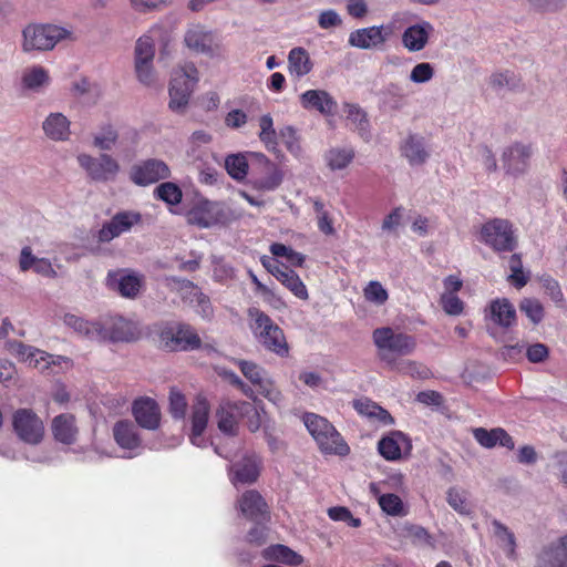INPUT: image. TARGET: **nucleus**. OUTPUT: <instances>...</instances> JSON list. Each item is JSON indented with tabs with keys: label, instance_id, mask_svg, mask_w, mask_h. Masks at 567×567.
<instances>
[{
	"label": "nucleus",
	"instance_id": "1",
	"mask_svg": "<svg viewBox=\"0 0 567 567\" xmlns=\"http://www.w3.org/2000/svg\"><path fill=\"white\" fill-rule=\"evenodd\" d=\"M372 339L380 360L389 365H394L398 357L412 354L416 348V341L412 336L398 332L390 327L375 329Z\"/></svg>",
	"mask_w": 567,
	"mask_h": 567
},
{
	"label": "nucleus",
	"instance_id": "2",
	"mask_svg": "<svg viewBox=\"0 0 567 567\" xmlns=\"http://www.w3.org/2000/svg\"><path fill=\"white\" fill-rule=\"evenodd\" d=\"M187 221L199 228L215 225H228L244 217V210L233 208L224 203L203 199L197 202L187 213Z\"/></svg>",
	"mask_w": 567,
	"mask_h": 567
},
{
	"label": "nucleus",
	"instance_id": "3",
	"mask_svg": "<svg viewBox=\"0 0 567 567\" xmlns=\"http://www.w3.org/2000/svg\"><path fill=\"white\" fill-rule=\"evenodd\" d=\"M198 80V70L192 62H185L173 71L168 89L171 111L177 114L186 112Z\"/></svg>",
	"mask_w": 567,
	"mask_h": 567
},
{
	"label": "nucleus",
	"instance_id": "4",
	"mask_svg": "<svg viewBox=\"0 0 567 567\" xmlns=\"http://www.w3.org/2000/svg\"><path fill=\"white\" fill-rule=\"evenodd\" d=\"M248 316L251 319L250 329L257 341L277 355L287 357L289 347L282 329L257 308H250Z\"/></svg>",
	"mask_w": 567,
	"mask_h": 567
},
{
	"label": "nucleus",
	"instance_id": "5",
	"mask_svg": "<svg viewBox=\"0 0 567 567\" xmlns=\"http://www.w3.org/2000/svg\"><path fill=\"white\" fill-rule=\"evenodd\" d=\"M302 420L322 453L340 456L349 453L348 444L327 419L315 413H305Z\"/></svg>",
	"mask_w": 567,
	"mask_h": 567
},
{
	"label": "nucleus",
	"instance_id": "6",
	"mask_svg": "<svg viewBox=\"0 0 567 567\" xmlns=\"http://www.w3.org/2000/svg\"><path fill=\"white\" fill-rule=\"evenodd\" d=\"M22 50L48 51L52 50L56 43L71 37V32L64 28L54 24H29L22 32Z\"/></svg>",
	"mask_w": 567,
	"mask_h": 567
},
{
	"label": "nucleus",
	"instance_id": "7",
	"mask_svg": "<svg viewBox=\"0 0 567 567\" xmlns=\"http://www.w3.org/2000/svg\"><path fill=\"white\" fill-rule=\"evenodd\" d=\"M76 162L86 176L96 183L113 182L121 172L118 161L107 153H100L97 156L81 153L76 156Z\"/></svg>",
	"mask_w": 567,
	"mask_h": 567
},
{
	"label": "nucleus",
	"instance_id": "8",
	"mask_svg": "<svg viewBox=\"0 0 567 567\" xmlns=\"http://www.w3.org/2000/svg\"><path fill=\"white\" fill-rule=\"evenodd\" d=\"M152 29L148 33L140 37L134 48V69L137 80L144 85H152L156 81V73L153 66L155 56V39Z\"/></svg>",
	"mask_w": 567,
	"mask_h": 567
},
{
	"label": "nucleus",
	"instance_id": "9",
	"mask_svg": "<svg viewBox=\"0 0 567 567\" xmlns=\"http://www.w3.org/2000/svg\"><path fill=\"white\" fill-rule=\"evenodd\" d=\"M159 343L168 351H190L200 348L202 340L186 323H171L159 332Z\"/></svg>",
	"mask_w": 567,
	"mask_h": 567
},
{
	"label": "nucleus",
	"instance_id": "10",
	"mask_svg": "<svg viewBox=\"0 0 567 567\" xmlns=\"http://www.w3.org/2000/svg\"><path fill=\"white\" fill-rule=\"evenodd\" d=\"M482 240L496 251H512L516 246V239L512 225L506 219L495 218L483 225Z\"/></svg>",
	"mask_w": 567,
	"mask_h": 567
},
{
	"label": "nucleus",
	"instance_id": "11",
	"mask_svg": "<svg viewBox=\"0 0 567 567\" xmlns=\"http://www.w3.org/2000/svg\"><path fill=\"white\" fill-rule=\"evenodd\" d=\"M101 340L111 342H132L140 338L137 324L122 316L101 318Z\"/></svg>",
	"mask_w": 567,
	"mask_h": 567
},
{
	"label": "nucleus",
	"instance_id": "12",
	"mask_svg": "<svg viewBox=\"0 0 567 567\" xmlns=\"http://www.w3.org/2000/svg\"><path fill=\"white\" fill-rule=\"evenodd\" d=\"M184 43L189 50L209 58L221 55L223 45L214 32L202 24H193L187 29Z\"/></svg>",
	"mask_w": 567,
	"mask_h": 567
},
{
	"label": "nucleus",
	"instance_id": "13",
	"mask_svg": "<svg viewBox=\"0 0 567 567\" xmlns=\"http://www.w3.org/2000/svg\"><path fill=\"white\" fill-rule=\"evenodd\" d=\"M171 177V168L158 158H147L134 164L130 169V179L137 186H148Z\"/></svg>",
	"mask_w": 567,
	"mask_h": 567
},
{
	"label": "nucleus",
	"instance_id": "14",
	"mask_svg": "<svg viewBox=\"0 0 567 567\" xmlns=\"http://www.w3.org/2000/svg\"><path fill=\"white\" fill-rule=\"evenodd\" d=\"M12 425L19 439L28 444H39L43 439V422L32 410L20 409L16 411Z\"/></svg>",
	"mask_w": 567,
	"mask_h": 567
},
{
	"label": "nucleus",
	"instance_id": "15",
	"mask_svg": "<svg viewBox=\"0 0 567 567\" xmlns=\"http://www.w3.org/2000/svg\"><path fill=\"white\" fill-rule=\"evenodd\" d=\"M238 365L245 378L258 388L261 395L277 405L282 403L284 396L281 392L261 367L245 360L239 361Z\"/></svg>",
	"mask_w": 567,
	"mask_h": 567
},
{
	"label": "nucleus",
	"instance_id": "16",
	"mask_svg": "<svg viewBox=\"0 0 567 567\" xmlns=\"http://www.w3.org/2000/svg\"><path fill=\"white\" fill-rule=\"evenodd\" d=\"M141 221L142 215L137 212H118L102 226L99 230L97 239L101 243H109L122 234L130 231L133 226L141 224Z\"/></svg>",
	"mask_w": 567,
	"mask_h": 567
},
{
	"label": "nucleus",
	"instance_id": "17",
	"mask_svg": "<svg viewBox=\"0 0 567 567\" xmlns=\"http://www.w3.org/2000/svg\"><path fill=\"white\" fill-rule=\"evenodd\" d=\"M392 25L363 28L350 33L349 44L363 50L380 48L392 37Z\"/></svg>",
	"mask_w": 567,
	"mask_h": 567
},
{
	"label": "nucleus",
	"instance_id": "18",
	"mask_svg": "<svg viewBox=\"0 0 567 567\" xmlns=\"http://www.w3.org/2000/svg\"><path fill=\"white\" fill-rule=\"evenodd\" d=\"M532 153L529 144L515 142L506 146L502 153L503 168L506 174L515 177L524 174L528 167Z\"/></svg>",
	"mask_w": 567,
	"mask_h": 567
},
{
	"label": "nucleus",
	"instance_id": "19",
	"mask_svg": "<svg viewBox=\"0 0 567 567\" xmlns=\"http://www.w3.org/2000/svg\"><path fill=\"white\" fill-rule=\"evenodd\" d=\"M434 32V27L430 21L420 20L409 25L402 33L401 42L409 52H420L426 48Z\"/></svg>",
	"mask_w": 567,
	"mask_h": 567
},
{
	"label": "nucleus",
	"instance_id": "20",
	"mask_svg": "<svg viewBox=\"0 0 567 567\" xmlns=\"http://www.w3.org/2000/svg\"><path fill=\"white\" fill-rule=\"evenodd\" d=\"M380 454L388 461H396L410 454L411 440L400 431H392L378 443Z\"/></svg>",
	"mask_w": 567,
	"mask_h": 567
},
{
	"label": "nucleus",
	"instance_id": "21",
	"mask_svg": "<svg viewBox=\"0 0 567 567\" xmlns=\"http://www.w3.org/2000/svg\"><path fill=\"white\" fill-rule=\"evenodd\" d=\"M400 152L411 166H422L431 156L427 142L420 134H409L401 142Z\"/></svg>",
	"mask_w": 567,
	"mask_h": 567
},
{
	"label": "nucleus",
	"instance_id": "22",
	"mask_svg": "<svg viewBox=\"0 0 567 567\" xmlns=\"http://www.w3.org/2000/svg\"><path fill=\"white\" fill-rule=\"evenodd\" d=\"M534 567H567V535L544 546Z\"/></svg>",
	"mask_w": 567,
	"mask_h": 567
},
{
	"label": "nucleus",
	"instance_id": "23",
	"mask_svg": "<svg viewBox=\"0 0 567 567\" xmlns=\"http://www.w3.org/2000/svg\"><path fill=\"white\" fill-rule=\"evenodd\" d=\"M251 156L258 162L264 176L254 181V187L259 190H275L284 179L282 172L266 155L261 153H251Z\"/></svg>",
	"mask_w": 567,
	"mask_h": 567
},
{
	"label": "nucleus",
	"instance_id": "24",
	"mask_svg": "<svg viewBox=\"0 0 567 567\" xmlns=\"http://www.w3.org/2000/svg\"><path fill=\"white\" fill-rule=\"evenodd\" d=\"M238 505L243 515L248 519L261 523L269 518L268 505L257 491L245 492L239 498Z\"/></svg>",
	"mask_w": 567,
	"mask_h": 567
},
{
	"label": "nucleus",
	"instance_id": "25",
	"mask_svg": "<svg viewBox=\"0 0 567 567\" xmlns=\"http://www.w3.org/2000/svg\"><path fill=\"white\" fill-rule=\"evenodd\" d=\"M19 268L22 272L32 270L37 275L50 279L58 277V272L50 259L35 256L30 246L22 247L19 256Z\"/></svg>",
	"mask_w": 567,
	"mask_h": 567
},
{
	"label": "nucleus",
	"instance_id": "26",
	"mask_svg": "<svg viewBox=\"0 0 567 567\" xmlns=\"http://www.w3.org/2000/svg\"><path fill=\"white\" fill-rule=\"evenodd\" d=\"M165 280L167 287L176 289L181 292L185 291L186 293L193 296L192 302L196 301V311L203 318H209L213 315V307L208 297L199 291L192 281L176 277H167Z\"/></svg>",
	"mask_w": 567,
	"mask_h": 567
},
{
	"label": "nucleus",
	"instance_id": "27",
	"mask_svg": "<svg viewBox=\"0 0 567 567\" xmlns=\"http://www.w3.org/2000/svg\"><path fill=\"white\" fill-rule=\"evenodd\" d=\"M42 131L53 142H66L71 137V121L61 112H51L42 122Z\"/></svg>",
	"mask_w": 567,
	"mask_h": 567
},
{
	"label": "nucleus",
	"instance_id": "28",
	"mask_svg": "<svg viewBox=\"0 0 567 567\" xmlns=\"http://www.w3.org/2000/svg\"><path fill=\"white\" fill-rule=\"evenodd\" d=\"M209 416V403L207 400L198 395L192 406V432L190 442L196 446L204 445L203 433L207 426Z\"/></svg>",
	"mask_w": 567,
	"mask_h": 567
},
{
	"label": "nucleus",
	"instance_id": "29",
	"mask_svg": "<svg viewBox=\"0 0 567 567\" xmlns=\"http://www.w3.org/2000/svg\"><path fill=\"white\" fill-rule=\"evenodd\" d=\"M143 276L134 272L116 271L107 276V285L125 298H135L142 287Z\"/></svg>",
	"mask_w": 567,
	"mask_h": 567
},
{
	"label": "nucleus",
	"instance_id": "30",
	"mask_svg": "<svg viewBox=\"0 0 567 567\" xmlns=\"http://www.w3.org/2000/svg\"><path fill=\"white\" fill-rule=\"evenodd\" d=\"M303 109L331 115L337 110L336 100L324 90H308L300 95Z\"/></svg>",
	"mask_w": 567,
	"mask_h": 567
},
{
	"label": "nucleus",
	"instance_id": "31",
	"mask_svg": "<svg viewBox=\"0 0 567 567\" xmlns=\"http://www.w3.org/2000/svg\"><path fill=\"white\" fill-rule=\"evenodd\" d=\"M260 472V462L256 455H246L231 466L230 481L234 485L252 484Z\"/></svg>",
	"mask_w": 567,
	"mask_h": 567
},
{
	"label": "nucleus",
	"instance_id": "32",
	"mask_svg": "<svg viewBox=\"0 0 567 567\" xmlns=\"http://www.w3.org/2000/svg\"><path fill=\"white\" fill-rule=\"evenodd\" d=\"M133 414L142 427L155 430L159 424V409L153 399L136 400L133 405Z\"/></svg>",
	"mask_w": 567,
	"mask_h": 567
},
{
	"label": "nucleus",
	"instance_id": "33",
	"mask_svg": "<svg viewBox=\"0 0 567 567\" xmlns=\"http://www.w3.org/2000/svg\"><path fill=\"white\" fill-rule=\"evenodd\" d=\"M63 322L82 338L91 341L101 340V319L96 321H89L80 316L66 313L63 317Z\"/></svg>",
	"mask_w": 567,
	"mask_h": 567
},
{
	"label": "nucleus",
	"instance_id": "34",
	"mask_svg": "<svg viewBox=\"0 0 567 567\" xmlns=\"http://www.w3.org/2000/svg\"><path fill=\"white\" fill-rule=\"evenodd\" d=\"M486 316L502 328H509L516 321L515 308L506 298L491 301Z\"/></svg>",
	"mask_w": 567,
	"mask_h": 567
},
{
	"label": "nucleus",
	"instance_id": "35",
	"mask_svg": "<svg viewBox=\"0 0 567 567\" xmlns=\"http://www.w3.org/2000/svg\"><path fill=\"white\" fill-rule=\"evenodd\" d=\"M473 435L475 440L486 449H492L497 444L511 450L514 449V441L512 436L501 427L492 429L491 431L477 427L473 430Z\"/></svg>",
	"mask_w": 567,
	"mask_h": 567
},
{
	"label": "nucleus",
	"instance_id": "36",
	"mask_svg": "<svg viewBox=\"0 0 567 567\" xmlns=\"http://www.w3.org/2000/svg\"><path fill=\"white\" fill-rule=\"evenodd\" d=\"M52 432L58 441L64 444L73 443L78 433L74 416L71 414L55 416L52 422Z\"/></svg>",
	"mask_w": 567,
	"mask_h": 567
},
{
	"label": "nucleus",
	"instance_id": "37",
	"mask_svg": "<svg viewBox=\"0 0 567 567\" xmlns=\"http://www.w3.org/2000/svg\"><path fill=\"white\" fill-rule=\"evenodd\" d=\"M113 434L116 443L123 449L134 450L140 446L136 426L132 422H117L113 427Z\"/></svg>",
	"mask_w": 567,
	"mask_h": 567
},
{
	"label": "nucleus",
	"instance_id": "38",
	"mask_svg": "<svg viewBox=\"0 0 567 567\" xmlns=\"http://www.w3.org/2000/svg\"><path fill=\"white\" fill-rule=\"evenodd\" d=\"M262 556L269 560H276L290 566H299L302 564L303 558L298 553L293 551L285 545H272L264 549Z\"/></svg>",
	"mask_w": 567,
	"mask_h": 567
},
{
	"label": "nucleus",
	"instance_id": "39",
	"mask_svg": "<svg viewBox=\"0 0 567 567\" xmlns=\"http://www.w3.org/2000/svg\"><path fill=\"white\" fill-rule=\"evenodd\" d=\"M288 66L291 74L298 78L305 76L312 70L309 53L303 48H293L288 54Z\"/></svg>",
	"mask_w": 567,
	"mask_h": 567
},
{
	"label": "nucleus",
	"instance_id": "40",
	"mask_svg": "<svg viewBox=\"0 0 567 567\" xmlns=\"http://www.w3.org/2000/svg\"><path fill=\"white\" fill-rule=\"evenodd\" d=\"M492 526L493 535L498 547L502 548L507 557L514 558L516 551V539L514 533L496 519L492 522Z\"/></svg>",
	"mask_w": 567,
	"mask_h": 567
},
{
	"label": "nucleus",
	"instance_id": "41",
	"mask_svg": "<svg viewBox=\"0 0 567 567\" xmlns=\"http://www.w3.org/2000/svg\"><path fill=\"white\" fill-rule=\"evenodd\" d=\"M238 408L235 403L223 402L217 412L218 429L226 434H235L237 430L236 413Z\"/></svg>",
	"mask_w": 567,
	"mask_h": 567
},
{
	"label": "nucleus",
	"instance_id": "42",
	"mask_svg": "<svg viewBox=\"0 0 567 567\" xmlns=\"http://www.w3.org/2000/svg\"><path fill=\"white\" fill-rule=\"evenodd\" d=\"M118 133L112 125H103L92 134V144L103 153H106L116 145Z\"/></svg>",
	"mask_w": 567,
	"mask_h": 567
},
{
	"label": "nucleus",
	"instance_id": "43",
	"mask_svg": "<svg viewBox=\"0 0 567 567\" xmlns=\"http://www.w3.org/2000/svg\"><path fill=\"white\" fill-rule=\"evenodd\" d=\"M447 504L460 515L470 516L473 513L468 493L458 487H450L446 492Z\"/></svg>",
	"mask_w": 567,
	"mask_h": 567
},
{
	"label": "nucleus",
	"instance_id": "44",
	"mask_svg": "<svg viewBox=\"0 0 567 567\" xmlns=\"http://www.w3.org/2000/svg\"><path fill=\"white\" fill-rule=\"evenodd\" d=\"M276 279L299 299L307 300L309 298L305 284L301 281L300 277L289 267L284 269L282 272H279V276Z\"/></svg>",
	"mask_w": 567,
	"mask_h": 567
},
{
	"label": "nucleus",
	"instance_id": "45",
	"mask_svg": "<svg viewBox=\"0 0 567 567\" xmlns=\"http://www.w3.org/2000/svg\"><path fill=\"white\" fill-rule=\"evenodd\" d=\"M49 74L42 66H32L27 69L22 75L23 86L31 91H39L49 84Z\"/></svg>",
	"mask_w": 567,
	"mask_h": 567
},
{
	"label": "nucleus",
	"instance_id": "46",
	"mask_svg": "<svg viewBox=\"0 0 567 567\" xmlns=\"http://www.w3.org/2000/svg\"><path fill=\"white\" fill-rule=\"evenodd\" d=\"M61 361L68 362L69 359L60 355L49 354L37 348H32L29 358L27 359V362H29L30 365L41 371L50 369L51 365L60 364Z\"/></svg>",
	"mask_w": 567,
	"mask_h": 567
},
{
	"label": "nucleus",
	"instance_id": "47",
	"mask_svg": "<svg viewBox=\"0 0 567 567\" xmlns=\"http://www.w3.org/2000/svg\"><path fill=\"white\" fill-rule=\"evenodd\" d=\"M248 162L243 154H231L225 159L227 173L236 181H243L248 174Z\"/></svg>",
	"mask_w": 567,
	"mask_h": 567
},
{
	"label": "nucleus",
	"instance_id": "48",
	"mask_svg": "<svg viewBox=\"0 0 567 567\" xmlns=\"http://www.w3.org/2000/svg\"><path fill=\"white\" fill-rule=\"evenodd\" d=\"M354 152L351 148H331L326 154V161L330 169H343L353 159Z\"/></svg>",
	"mask_w": 567,
	"mask_h": 567
},
{
	"label": "nucleus",
	"instance_id": "49",
	"mask_svg": "<svg viewBox=\"0 0 567 567\" xmlns=\"http://www.w3.org/2000/svg\"><path fill=\"white\" fill-rule=\"evenodd\" d=\"M155 196L167 203L168 205H177L182 202L183 193L182 189L172 182H165L159 184L155 190Z\"/></svg>",
	"mask_w": 567,
	"mask_h": 567
},
{
	"label": "nucleus",
	"instance_id": "50",
	"mask_svg": "<svg viewBox=\"0 0 567 567\" xmlns=\"http://www.w3.org/2000/svg\"><path fill=\"white\" fill-rule=\"evenodd\" d=\"M520 84V78L513 71L497 72L491 75L489 85L495 90H514Z\"/></svg>",
	"mask_w": 567,
	"mask_h": 567
},
{
	"label": "nucleus",
	"instance_id": "51",
	"mask_svg": "<svg viewBox=\"0 0 567 567\" xmlns=\"http://www.w3.org/2000/svg\"><path fill=\"white\" fill-rule=\"evenodd\" d=\"M519 310L534 323L538 324L545 316L542 302L536 298H524L519 302Z\"/></svg>",
	"mask_w": 567,
	"mask_h": 567
},
{
	"label": "nucleus",
	"instance_id": "52",
	"mask_svg": "<svg viewBox=\"0 0 567 567\" xmlns=\"http://www.w3.org/2000/svg\"><path fill=\"white\" fill-rule=\"evenodd\" d=\"M346 113L347 120L354 130H358L361 134H365L368 132L369 121L367 113L361 107L355 104H347Z\"/></svg>",
	"mask_w": 567,
	"mask_h": 567
},
{
	"label": "nucleus",
	"instance_id": "53",
	"mask_svg": "<svg viewBox=\"0 0 567 567\" xmlns=\"http://www.w3.org/2000/svg\"><path fill=\"white\" fill-rule=\"evenodd\" d=\"M538 13H559L567 9V0H526Z\"/></svg>",
	"mask_w": 567,
	"mask_h": 567
},
{
	"label": "nucleus",
	"instance_id": "54",
	"mask_svg": "<svg viewBox=\"0 0 567 567\" xmlns=\"http://www.w3.org/2000/svg\"><path fill=\"white\" fill-rule=\"evenodd\" d=\"M379 505L383 512L391 516H400L403 514V503L395 494H382L378 497Z\"/></svg>",
	"mask_w": 567,
	"mask_h": 567
},
{
	"label": "nucleus",
	"instance_id": "55",
	"mask_svg": "<svg viewBox=\"0 0 567 567\" xmlns=\"http://www.w3.org/2000/svg\"><path fill=\"white\" fill-rule=\"evenodd\" d=\"M434 68L429 62H421L414 65L410 72L409 79L415 84H424L434 78Z\"/></svg>",
	"mask_w": 567,
	"mask_h": 567
},
{
	"label": "nucleus",
	"instance_id": "56",
	"mask_svg": "<svg viewBox=\"0 0 567 567\" xmlns=\"http://www.w3.org/2000/svg\"><path fill=\"white\" fill-rule=\"evenodd\" d=\"M542 287L546 295L558 306L563 307L565 303L564 293L560 289L558 281L550 276H543L540 278Z\"/></svg>",
	"mask_w": 567,
	"mask_h": 567
},
{
	"label": "nucleus",
	"instance_id": "57",
	"mask_svg": "<svg viewBox=\"0 0 567 567\" xmlns=\"http://www.w3.org/2000/svg\"><path fill=\"white\" fill-rule=\"evenodd\" d=\"M364 298L377 305H384L389 298L388 291L379 281H370L363 290Z\"/></svg>",
	"mask_w": 567,
	"mask_h": 567
},
{
	"label": "nucleus",
	"instance_id": "58",
	"mask_svg": "<svg viewBox=\"0 0 567 567\" xmlns=\"http://www.w3.org/2000/svg\"><path fill=\"white\" fill-rule=\"evenodd\" d=\"M391 367L398 370L399 372L410 375L412 378L424 379L427 378L429 375V369L415 361H403L401 363L395 362V364Z\"/></svg>",
	"mask_w": 567,
	"mask_h": 567
},
{
	"label": "nucleus",
	"instance_id": "59",
	"mask_svg": "<svg viewBox=\"0 0 567 567\" xmlns=\"http://www.w3.org/2000/svg\"><path fill=\"white\" fill-rule=\"evenodd\" d=\"M328 515L332 520L346 522L351 527H359L361 525V520L353 517L351 512L343 506L330 507L328 509Z\"/></svg>",
	"mask_w": 567,
	"mask_h": 567
},
{
	"label": "nucleus",
	"instance_id": "60",
	"mask_svg": "<svg viewBox=\"0 0 567 567\" xmlns=\"http://www.w3.org/2000/svg\"><path fill=\"white\" fill-rule=\"evenodd\" d=\"M444 311L452 316H457L463 311L462 300L452 292L444 293L441 298Z\"/></svg>",
	"mask_w": 567,
	"mask_h": 567
},
{
	"label": "nucleus",
	"instance_id": "61",
	"mask_svg": "<svg viewBox=\"0 0 567 567\" xmlns=\"http://www.w3.org/2000/svg\"><path fill=\"white\" fill-rule=\"evenodd\" d=\"M342 19L339 13L332 9L322 11L318 17V24L322 29H331L341 25Z\"/></svg>",
	"mask_w": 567,
	"mask_h": 567
},
{
	"label": "nucleus",
	"instance_id": "62",
	"mask_svg": "<svg viewBox=\"0 0 567 567\" xmlns=\"http://www.w3.org/2000/svg\"><path fill=\"white\" fill-rule=\"evenodd\" d=\"M169 405L174 417L179 419L184 416L187 403L185 396L182 393L177 391H171Z\"/></svg>",
	"mask_w": 567,
	"mask_h": 567
},
{
	"label": "nucleus",
	"instance_id": "63",
	"mask_svg": "<svg viewBox=\"0 0 567 567\" xmlns=\"http://www.w3.org/2000/svg\"><path fill=\"white\" fill-rule=\"evenodd\" d=\"M132 7L138 12H151L167 6L166 0H131Z\"/></svg>",
	"mask_w": 567,
	"mask_h": 567
},
{
	"label": "nucleus",
	"instance_id": "64",
	"mask_svg": "<svg viewBox=\"0 0 567 567\" xmlns=\"http://www.w3.org/2000/svg\"><path fill=\"white\" fill-rule=\"evenodd\" d=\"M526 355L530 362H542L548 355V348L543 343L532 344L527 348Z\"/></svg>",
	"mask_w": 567,
	"mask_h": 567
}]
</instances>
